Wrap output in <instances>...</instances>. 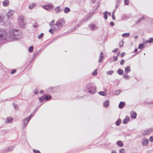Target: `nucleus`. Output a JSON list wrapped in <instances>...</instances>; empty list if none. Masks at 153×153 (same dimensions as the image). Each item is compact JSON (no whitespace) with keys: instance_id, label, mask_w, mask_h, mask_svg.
I'll list each match as a JSON object with an SVG mask.
<instances>
[{"instance_id":"f257e3e1","label":"nucleus","mask_w":153,"mask_h":153,"mask_svg":"<svg viewBox=\"0 0 153 153\" xmlns=\"http://www.w3.org/2000/svg\"><path fill=\"white\" fill-rule=\"evenodd\" d=\"M9 37L11 39H16V36L19 34V31L18 30H11L9 32Z\"/></svg>"},{"instance_id":"f03ea898","label":"nucleus","mask_w":153,"mask_h":153,"mask_svg":"<svg viewBox=\"0 0 153 153\" xmlns=\"http://www.w3.org/2000/svg\"><path fill=\"white\" fill-rule=\"evenodd\" d=\"M18 22L19 24L22 27H24L26 25V23L24 21V17L22 15L20 16Z\"/></svg>"},{"instance_id":"7ed1b4c3","label":"nucleus","mask_w":153,"mask_h":153,"mask_svg":"<svg viewBox=\"0 0 153 153\" xmlns=\"http://www.w3.org/2000/svg\"><path fill=\"white\" fill-rule=\"evenodd\" d=\"M7 37L6 32L3 29H0V40H3Z\"/></svg>"},{"instance_id":"20e7f679","label":"nucleus","mask_w":153,"mask_h":153,"mask_svg":"<svg viewBox=\"0 0 153 153\" xmlns=\"http://www.w3.org/2000/svg\"><path fill=\"white\" fill-rule=\"evenodd\" d=\"M65 24V21L63 19H59L56 22L55 25L57 27H61Z\"/></svg>"},{"instance_id":"39448f33","label":"nucleus","mask_w":153,"mask_h":153,"mask_svg":"<svg viewBox=\"0 0 153 153\" xmlns=\"http://www.w3.org/2000/svg\"><path fill=\"white\" fill-rule=\"evenodd\" d=\"M15 13L14 10H10L7 13V15L8 18H11L13 16Z\"/></svg>"},{"instance_id":"423d86ee","label":"nucleus","mask_w":153,"mask_h":153,"mask_svg":"<svg viewBox=\"0 0 153 153\" xmlns=\"http://www.w3.org/2000/svg\"><path fill=\"white\" fill-rule=\"evenodd\" d=\"M52 5L51 4L44 5L42 6L43 8L47 10H49L51 9L52 8Z\"/></svg>"},{"instance_id":"0eeeda50","label":"nucleus","mask_w":153,"mask_h":153,"mask_svg":"<svg viewBox=\"0 0 153 153\" xmlns=\"http://www.w3.org/2000/svg\"><path fill=\"white\" fill-rule=\"evenodd\" d=\"M89 92L90 94H93L96 91V89L95 87L93 86H91L88 89Z\"/></svg>"},{"instance_id":"6e6552de","label":"nucleus","mask_w":153,"mask_h":153,"mask_svg":"<svg viewBox=\"0 0 153 153\" xmlns=\"http://www.w3.org/2000/svg\"><path fill=\"white\" fill-rule=\"evenodd\" d=\"M149 141L148 139L146 138H143V140L142 142V144L143 146H145L147 145Z\"/></svg>"},{"instance_id":"1a4fd4ad","label":"nucleus","mask_w":153,"mask_h":153,"mask_svg":"<svg viewBox=\"0 0 153 153\" xmlns=\"http://www.w3.org/2000/svg\"><path fill=\"white\" fill-rule=\"evenodd\" d=\"M126 103L124 102H120L118 106L119 108L120 109L123 108L124 107Z\"/></svg>"},{"instance_id":"9d476101","label":"nucleus","mask_w":153,"mask_h":153,"mask_svg":"<svg viewBox=\"0 0 153 153\" xmlns=\"http://www.w3.org/2000/svg\"><path fill=\"white\" fill-rule=\"evenodd\" d=\"M129 116H126L125 118L124 119L123 121V123L124 124H126L127 123L128 121L129 120Z\"/></svg>"},{"instance_id":"9b49d317","label":"nucleus","mask_w":153,"mask_h":153,"mask_svg":"<svg viewBox=\"0 0 153 153\" xmlns=\"http://www.w3.org/2000/svg\"><path fill=\"white\" fill-rule=\"evenodd\" d=\"M131 117L132 118H135L137 116V114L134 111H131Z\"/></svg>"},{"instance_id":"f8f14e48","label":"nucleus","mask_w":153,"mask_h":153,"mask_svg":"<svg viewBox=\"0 0 153 153\" xmlns=\"http://www.w3.org/2000/svg\"><path fill=\"white\" fill-rule=\"evenodd\" d=\"M13 120V119L11 117H7L5 120V122L6 123H10Z\"/></svg>"},{"instance_id":"ddd939ff","label":"nucleus","mask_w":153,"mask_h":153,"mask_svg":"<svg viewBox=\"0 0 153 153\" xmlns=\"http://www.w3.org/2000/svg\"><path fill=\"white\" fill-rule=\"evenodd\" d=\"M131 71L130 67L129 66H127L125 68V71L126 73L129 72Z\"/></svg>"},{"instance_id":"4468645a","label":"nucleus","mask_w":153,"mask_h":153,"mask_svg":"<svg viewBox=\"0 0 153 153\" xmlns=\"http://www.w3.org/2000/svg\"><path fill=\"white\" fill-rule=\"evenodd\" d=\"M89 27L91 28L92 30H94L97 29V27L95 26L94 25L91 24L89 25Z\"/></svg>"},{"instance_id":"2eb2a0df","label":"nucleus","mask_w":153,"mask_h":153,"mask_svg":"<svg viewBox=\"0 0 153 153\" xmlns=\"http://www.w3.org/2000/svg\"><path fill=\"white\" fill-rule=\"evenodd\" d=\"M43 97L45 100H49L51 98V97L49 95H44L43 96Z\"/></svg>"},{"instance_id":"dca6fc26","label":"nucleus","mask_w":153,"mask_h":153,"mask_svg":"<svg viewBox=\"0 0 153 153\" xmlns=\"http://www.w3.org/2000/svg\"><path fill=\"white\" fill-rule=\"evenodd\" d=\"M9 1L8 0H5L3 2V5L4 6H7L9 4Z\"/></svg>"},{"instance_id":"f3484780","label":"nucleus","mask_w":153,"mask_h":153,"mask_svg":"<svg viewBox=\"0 0 153 153\" xmlns=\"http://www.w3.org/2000/svg\"><path fill=\"white\" fill-rule=\"evenodd\" d=\"M117 144L118 146L120 147H122L123 146V143H122V142L121 141H120V140H119V141H117Z\"/></svg>"},{"instance_id":"a211bd4d","label":"nucleus","mask_w":153,"mask_h":153,"mask_svg":"<svg viewBox=\"0 0 153 153\" xmlns=\"http://www.w3.org/2000/svg\"><path fill=\"white\" fill-rule=\"evenodd\" d=\"M107 90L106 89L105 90V91H101L99 92V94L100 95L102 96H105L106 95V92L107 91Z\"/></svg>"},{"instance_id":"6ab92c4d","label":"nucleus","mask_w":153,"mask_h":153,"mask_svg":"<svg viewBox=\"0 0 153 153\" xmlns=\"http://www.w3.org/2000/svg\"><path fill=\"white\" fill-rule=\"evenodd\" d=\"M30 119V118H26L25 120L24 121V125H25V126H26V125L28 123V122L29 121Z\"/></svg>"},{"instance_id":"aec40b11","label":"nucleus","mask_w":153,"mask_h":153,"mask_svg":"<svg viewBox=\"0 0 153 153\" xmlns=\"http://www.w3.org/2000/svg\"><path fill=\"white\" fill-rule=\"evenodd\" d=\"M109 104V101H105L103 103V105L105 107H107Z\"/></svg>"},{"instance_id":"412c9836","label":"nucleus","mask_w":153,"mask_h":153,"mask_svg":"<svg viewBox=\"0 0 153 153\" xmlns=\"http://www.w3.org/2000/svg\"><path fill=\"white\" fill-rule=\"evenodd\" d=\"M153 130L151 129L150 130H148L146 131H145L144 132H143V134H149Z\"/></svg>"},{"instance_id":"4be33fe9","label":"nucleus","mask_w":153,"mask_h":153,"mask_svg":"<svg viewBox=\"0 0 153 153\" xmlns=\"http://www.w3.org/2000/svg\"><path fill=\"white\" fill-rule=\"evenodd\" d=\"M70 11V9L68 7H65L64 9V12L65 13H67L69 12Z\"/></svg>"},{"instance_id":"5701e85b","label":"nucleus","mask_w":153,"mask_h":153,"mask_svg":"<svg viewBox=\"0 0 153 153\" xmlns=\"http://www.w3.org/2000/svg\"><path fill=\"white\" fill-rule=\"evenodd\" d=\"M118 73L120 75H122L123 74V71L121 69H119L117 71Z\"/></svg>"},{"instance_id":"b1692460","label":"nucleus","mask_w":153,"mask_h":153,"mask_svg":"<svg viewBox=\"0 0 153 153\" xmlns=\"http://www.w3.org/2000/svg\"><path fill=\"white\" fill-rule=\"evenodd\" d=\"M35 6V4L34 3L30 4L29 6V8L30 9H32Z\"/></svg>"},{"instance_id":"393cba45","label":"nucleus","mask_w":153,"mask_h":153,"mask_svg":"<svg viewBox=\"0 0 153 153\" xmlns=\"http://www.w3.org/2000/svg\"><path fill=\"white\" fill-rule=\"evenodd\" d=\"M121 122V120L120 119H119L117 121L116 123V124L117 126H119L120 125Z\"/></svg>"},{"instance_id":"a878e982","label":"nucleus","mask_w":153,"mask_h":153,"mask_svg":"<svg viewBox=\"0 0 153 153\" xmlns=\"http://www.w3.org/2000/svg\"><path fill=\"white\" fill-rule=\"evenodd\" d=\"M55 11L57 13H59L61 11V10L60 7H57L55 8Z\"/></svg>"},{"instance_id":"bb28decb","label":"nucleus","mask_w":153,"mask_h":153,"mask_svg":"<svg viewBox=\"0 0 153 153\" xmlns=\"http://www.w3.org/2000/svg\"><path fill=\"white\" fill-rule=\"evenodd\" d=\"M129 35V33H126L123 34L122 35V36L123 37H128Z\"/></svg>"},{"instance_id":"cd10ccee","label":"nucleus","mask_w":153,"mask_h":153,"mask_svg":"<svg viewBox=\"0 0 153 153\" xmlns=\"http://www.w3.org/2000/svg\"><path fill=\"white\" fill-rule=\"evenodd\" d=\"M33 46H30L29 49V51L30 53H32L33 52Z\"/></svg>"},{"instance_id":"c85d7f7f","label":"nucleus","mask_w":153,"mask_h":153,"mask_svg":"<svg viewBox=\"0 0 153 153\" xmlns=\"http://www.w3.org/2000/svg\"><path fill=\"white\" fill-rule=\"evenodd\" d=\"M107 11L103 13L104 18L105 19H107Z\"/></svg>"},{"instance_id":"c756f323","label":"nucleus","mask_w":153,"mask_h":153,"mask_svg":"<svg viewBox=\"0 0 153 153\" xmlns=\"http://www.w3.org/2000/svg\"><path fill=\"white\" fill-rule=\"evenodd\" d=\"M123 76L126 79H129V76L127 73L124 74Z\"/></svg>"},{"instance_id":"7c9ffc66","label":"nucleus","mask_w":153,"mask_h":153,"mask_svg":"<svg viewBox=\"0 0 153 153\" xmlns=\"http://www.w3.org/2000/svg\"><path fill=\"white\" fill-rule=\"evenodd\" d=\"M144 46V44H141L139 45L138 48L141 49L143 48Z\"/></svg>"},{"instance_id":"2f4dec72","label":"nucleus","mask_w":153,"mask_h":153,"mask_svg":"<svg viewBox=\"0 0 153 153\" xmlns=\"http://www.w3.org/2000/svg\"><path fill=\"white\" fill-rule=\"evenodd\" d=\"M113 73V71L112 70L109 71L107 72V73L108 75H111Z\"/></svg>"},{"instance_id":"473e14b6","label":"nucleus","mask_w":153,"mask_h":153,"mask_svg":"<svg viewBox=\"0 0 153 153\" xmlns=\"http://www.w3.org/2000/svg\"><path fill=\"white\" fill-rule=\"evenodd\" d=\"M97 69H96L94 70V71L92 73V75H96L97 74Z\"/></svg>"},{"instance_id":"72a5a7b5","label":"nucleus","mask_w":153,"mask_h":153,"mask_svg":"<svg viewBox=\"0 0 153 153\" xmlns=\"http://www.w3.org/2000/svg\"><path fill=\"white\" fill-rule=\"evenodd\" d=\"M112 17L113 20H115V17L114 15V12H113L112 13Z\"/></svg>"},{"instance_id":"f704fd0d","label":"nucleus","mask_w":153,"mask_h":153,"mask_svg":"<svg viewBox=\"0 0 153 153\" xmlns=\"http://www.w3.org/2000/svg\"><path fill=\"white\" fill-rule=\"evenodd\" d=\"M125 149H124L122 148L120 149L119 150V153H125Z\"/></svg>"},{"instance_id":"c9c22d12","label":"nucleus","mask_w":153,"mask_h":153,"mask_svg":"<svg viewBox=\"0 0 153 153\" xmlns=\"http://www.w3.org/2000/svg\"><path fill=\"white\" fill-rule=\"evenodd\" d=\"M44 34L43 33H41L40 35L38 36V38L40 39L43 36Z\"/></svg>"},{"instance_id":"e433bc0d","label":"nucleus","mask_w":153,"mask_h":153,"mask_svg":"<svg viewBox=\"0 0 153 153\" xmlns=\"http://www.w3.org/2000/svg\"><path fill=\"white\" fill-rule=\"evenodd\" d=\"M153 42V39L152 38H150V39L149 40V41H148L147 42L148 43H149L152 42Z\"/></svg>"},{"instance_id":"4c0bfd02","label":"nucleus","mask_w":153,"mask_h":153,"mask_svg":"<svg viewBox=\"0 0 153 153\" xmlns=\"http://www.w3.org/2000/svg\"><path fill=\"white\" fill-rule=\"evenodd\" d=\"M33 151L34 153H41L38 150H35L33 149Z\"/></svg>"},{"instance_id":"58836bf2","label":"nucleus","mask_w":153,"mask_h":153,"mask_svg":"<svg viewBox=\"0 0 153 153\" xmlns=\"http://www.w3.org/2000/svg\"><path fill=\"white\" fill-rule=\"evenodd\" d=\"M119 45L120 47H122L123 46V42L121 41L119 43Z\"/></svg>"},{"instance_id":"ea45409f","label":"nucleus","mask_w":153,"mask_h":153,"mask_svg":"<svg viewBox=\"0 0 153 153\" xmlns=\"http://www.w3.org/2000/svg\"><path fill=\"white\" fill-rule=\"evenodd\" d=\"M54 23V20H52L50 23V26L53 25Z\"/></svg>"},{"instance_id":"a19ab883","label":"nucleus","mask_w":153,"mask_h":153,"mask_svg":"<svg viewBox=\"0 0 153 153\" xmlns=\"http://www.w3.org/2000/svg\"><path fill=\"white\" fill-rule=\"evenodd\" d=\"M124 60L123 59H122L120 61V64L121 65H123L124 64Z\"/></svg>"},{"instance_id":"79ce46f5","label":"nucleus","mask_w":153,"mask_h":153,"mask_svg":"<svg viewBox=\"0 0 153 153\" xmlns=\"http://www.w3.org/2000/svg\"><path fill=\"white\" fill-rule=\"evenodd\" d=\"M118 59L117 56H114V59H113V60L114 61H116Z\"/></svg>"},{"instance_id":"37998d69","label":"nucleus","mask_w":153,"mask_h":153,"mask_svg":"<svg viewBox=\"0 0 153 153\" xmlns=\"http://www.w3.org/2000/svg\"><path fill=\"white\" fill-rule=\"evenodd\" d=\"M16 72V71L15 69H13L11 71V74H13Z\"/></svg>"},{"instance_id":"c03bdc74","label":"nucleus","mask_w":153,"mask_h":153,"mask_svg":"<svg viewBox=\"0 0 153 153\" xmlns=\"http://www.w3.org/2000/svg\"><path fill=\"white\" fill-rule=\"evenodd\" d=\"M4 19V17L3 16H0V22L2 21Z\"/></svg>"},{"instance_id":"a18cd8bd","label":"nucleus","mask_w":153,"mask_h":153,"mask_svg":"<svg viewBox=\"0 0 153 153\" xmlns=\"http://www.w3.org/2000/svg\"><path fill=\"white\" fill-rule=\"evenodd\" d=\"M125 3V4L128 5V0H124Z\"/></svg>"},{"instance_id":"49530a36","label":"nucleus","mask_w":153,"mask_h":153,"mask_svg":"<svg viewBox=\"0 0 153 153\" xmlns=\"http://www.w3.org/2000/svg\"><path fill=\"white\" fill-rule=\"evenodd\" d=\"M149 140L151 142H153V137H151L149 139Z\"/></svg>"},{"instance_id":"de8ad7c7","label":"nucleus","mask_w":153,"mask_h":153,"mask_svg":"<svg viewBox=\"0 0 153 153\" xmlns=\"http://www.w3.org/2000/svg\"><path fill=\"white\" fill-rule=\"evenodd\" d=\"M103 58L100 57L99 58L98 62L100 63L103 60Z\"/></svg>"},{"instance_id":"09e8293b","label":"nucleus","mask_w":153,"mask_h":153,"mask_svg":"<svg viewBox=\"0 0 153 153\" xmlns=\"http://www.w3.org/2000/svg\"><path fill=\"white\" fill-rule=\"evenodd\" d=\"M49 32H50L52 34H53L54 33L53 30L51 29H50L49 30Z\"/></svg>"},{"instance_id":"8fccbe9b","label":"nucleus","mask_w":153,"mask_h":153,"mask_svg":"<svg viewBox=\"0 0 153 153\" xmlns=\"http://www.w3.org/2000/svg\"><path fill=\"white\" fill-rule=\"evenodd\" d=\"M100 57L103 58V53H101L100 55Z\"/></svg>"},{"instance_id":"3c124183","label":"nucleus","mask_w":153,"mask_h":153,"mask_svg":"<svg viewBox=\"0 0 153 153\" xmlns=\"http://www.w3.org/2000/svg\"><path fill=\"white\" fill-rule=\"evenodd\" d=\"M118 49L117 48H116V49H114L113 51V52H114V53H116V52L117 51H118Z\"/></svg>"},{"instance_id":"603ef678","label":"nucleus","mask_w":153,"mask_h":153,"mask_svg":"<svg viewBox=\"0 0 153 153\" xmlns=\"http://www.w3.org/2000/svg\"><path fill=\"white\" fill-rule=\"evenodd\" d=\"M39 91L38 90L36 89L34 92V93L35 94H37Z\"/></svg>"},{"instance_id":"864d4df0","label":"nucleus","mask_w":153,"mask_h":153,"mask_svg":"<svg viewBox=\"0 0 153 153\" xmlns=\"http://www.w3.org/2000/svg\"><path fill=\"white\" fill-rule=\"evenodd\" d=\"M125 55V53L124 52H122L121 54V57H123Z\"/></svg>"},{"instance_id":"5fc2aeb1","label":"nucleus","mask_w":153,"mask_h":153,"mask_svg":"<svg viewBox=\"0 0 153 153\" xmlns=\"http://www.w3.org/2000/svg\"><path fill=\"white\" fill-rule=\"evenodd\" d=\"M110 25L112 26H113L114 25V23L113 22H110Z\"/></svg>"},{"instance_id":"6e6d98bb","label":"nucleus","mask_w":153,"mask_h":153,"mask_svg":"<svg viewBox=\"0 0 153 153\" xmlns=\"http://www.w3.org/2000/svg\"><path fill=\"white\" fill-rule=\"evenodd\" d=\"M43 98V97H40L39 98V100L40 101H42V98Z\"/></svg>"},{"instance_id":"4d7b16f0","label":"nucleus","mask_w":153,"mask_h":153,"mask_svg":"<svg viewBox=\"0 0 153 153\" xmlns=\"http://www.w3.org/2000/svg\"><path fill=\"white\" fill-rule=\"evenodd\" d=\"M111 153H117L115 151L113 150L112 151Z\"/></svg>"},{"instance_id":"13d9d810","label":"nucleus","mask_w":153,"mask_h":153,"mask_svg":"<svg viewBox=\"0 0 153 153\" xmlns=\"http://www.w3.org/2000/svg\"><path fill=\"white\" fill-rule=\"evenodd\" d=\"M40 94H42L44 92L43 91H40Z\"/></svg>"},{"instance_id":"bf43d9fd","label":"nucleus","mask_w":153,"mask_h":153,"mask_svg":"<svg viewBox=\"0 0 153 153\" xmlns=\"http://www.w3.org/2000/svg\"><path fill=\"white\" fill-rule=\"evenodd\" d=\"M134 51L135 53H136L137 52V49H135Z\"/></svg>"},{"instance_id":"052dcab7","label":"nucleus","mask_w":153,"mask_h":153,"mask_svg":"<svg viewBox=\"0 0 153 153\" xmlns=\"http://www.w3.org/2000/svg\"><path fill=\"white\" fill-rule=\"evenodd\" d=\"M34 27H36V26H34Z\"/></svg>"}]
</instances>
